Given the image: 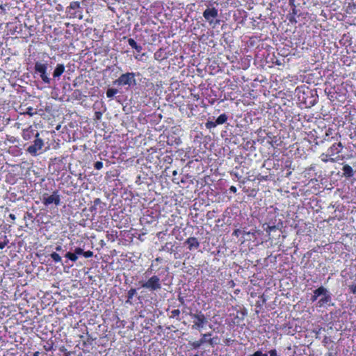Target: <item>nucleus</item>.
<instances>
[{
    "mask_svg": "<svg viewBox=\"0 0 356 356\" xmlns=\"http://www.w3.org/2000/svg\"><path fill=\"white\" fill-rule=\"evenodd\" d=\"M141 286L151 291L160 289L161 288L160 279L157 276H152L147 282H143Z\"/></svg>",
    "mask_w": 356,
    "mask_h": 356,
    "instance_id": "nucleus-1",
    "label": "nucleus"
},
{
    "mask_svg": "<svg viewBox=\"0 0 356 356\" xmlns=\"http://www.w3.org/2000/svg\"><path fill=\"white\" fill-rule=\"evenodd\" d=\"M190 316L194 319L193 328H202L207 323V318L201 312L195 314L191 313Z\"/></svg>",
    "mask_w": 356,
    "mask_h": 356,
    "instance_id": "nucleus-2",
    "label": "nucleus"
},
{
    "mask_svg": "<svg viewBox=\"0 0 356 356\" xmlns=\"http://www.w3.org/2000/svg\"><path fill=\"white\" fill-rule=\"evenodd\" d=\"M135 74L132 72H127L122 74L115 81V83L119 85H128L130 86L132 83H135Z\"/></svg>",
    "mask_w": 356,
    "mask_h": 356,
    "instance_id": "nucleus-3",
    "label": "nucleus"
},
{
    "mask_svg": "<svg viewBox=\"0 0 356 356\" xmlns=\"http://www.w3.org/2000/svg\"><path fill=\"white\" fill-rule=\"evenodd\" d=\"M39 133L35 134V139L33 145L29 146L27 151L32 155H36L38 150L41 149L44 145L43 140L38 138Z\"/></svg>",
    "mask_w": 356,
    "mask_h": 356,
    "instance_id": "nucleus-4",
    "label": "nucleus"
},
{
    "mask_svg": "<svg viewBox=\"0 0 356 356\" xmlns=\"http://www.w3.org/2000/svg\"><path fill=\"white\" fill-rule=\"evenodd\" d=\"M204 17L209 22L218 16V10L215 8H207L203 13Z\"/></svg>",
    "mask_w": 356,
    "mask_h": 356,
    "instance_id": "nucleus-5",
    "label": "nucleus"
},
{
    "mask_svg": "<svg viewBox=\"0 0 356 356\" xmlns=\"http://www.w3.org/2000/svg\"><path fill=\"white\" fill-rule=\"evenodd\" d=\"M43 202L45 205H48L54 203L56 205H58L60 203V197L57 193L54 192L50 196L44 197Z\"/></svg>",
    "mask_w": 356,
    "mask_h": 356,
    "instance_id": "nucleus-6",
    "label": "nucleus"
},
{
    "mask_svg": "<svg viewBox=\"0 0 356 356\" xmlns=\"http://www.w3.org/2000/svg\"><path fill=\"white\" fill-rule=\"evenodd\" d=\"M186 243L188 245V248L190 250L192 248H197L200 245L199 242L197 241V238L195 237H190L186 241Z\"/></svg>",
    "mask_w": 356,
    "mask_h": 356,
    "instance_id": "nucleus-7",
    "label": "nucleus"
},
{
    "mask_svg": "<svg viewBox=\"0 0 356 356\" xmlns=\"http://www.w3.org/2000/svg\"><path fill=\"white\" fill-rule=\"evenodd\" d=\"M65 71V66L63 64H58L54 70L53 76L54 78L59 77Z\"/></svg>",
    "mask_w": 356,
    "mask_h": 356,
    "instance_id": "nucleus-8",
    "label": "nucleus"
},
{
    "mask_svg": "<svg viewBox=\"0 0 356 356\" xmlns=\"http://www.w3.org/2000/svg\"><path fill=\"white\" fill-rule=\"evenodd\" d=\"M47 68V67L45 64H42L39 62H37L35 65V71L40 74H44V72H46Z\"/></svg>",
    "mask_w": 356,
    "mask_h": 356,
    "instance_id": "nucleus-9",
    "label": "nucleus"
},
{
    "mask_svg": "<svg viewBox=\"0 0 356 356\" xmlns=\"http://www.w3.org/2000/svg\"><path fill=\"white\" fill-rule=\"evenodd\" d=\"M209 336H211L210 333L202 334V338L200 341L194 342L193 346L195 348H197V347L200 346L202 344L208 341L207 337H209Z\"/></svg>",
    "mask_w": 356,
    "mask_h": 356,
    "instance_id": "nucleus-10",
    "label": "nucleus"
},
{
    "mask_svg": "<svg viewBox=\"0 0 356 356\" xmlns=\"http://www.w3.org/2000/svg\"><path fill=\"white\" fill-rule=\"evenodd\" d=\"M129 44L134 49L136 50L137 52H140L142 51V47L138 45L136 41L133 38H129L128 40Z\"/></svg>",
    "mask_w": 356,
    "mask_h": 356,
    "instance_id": "nucleus-11",
    "label": "nucleus"
},
{
    "mask_svg": "<svg viewBox=\"0 0 356 356\" xmlns=\"http://www.w3.org/2000/svg\"><path fill=\"white\" fill-rule=\"evenodd\" d=\"M343 175L346 177H352L353 175V171L352 168L349 165H345L343 167Z\"/></svg>",
    "mask_w": 356,
    "mask_h": 356,
    "instance_id": "nucleus-12",
    "label": "nucleus"
},
{
    "mask_svg": "<svg viewBox=\"0 0 356 356\" xmlns=\"http://www.w3.org/2000/svg\"><path fill=\"white\" fill-rule=\"evenodd\" d=\"M342 147V145L341 143H335L334 145H332V146L330 147V152L332 153V154H339V152H341V148Z\"/></svg>",
    "mask_w": 356,
    "mask_h": 356,
    "instance_id": "nucleus-13",
    "label": "nucleus"
},
{
    "mask_svg": "<svg viewBox=\"0 0 356 356\" xmlns=\"http://www.w3.org/2000/svg\"><path fill=\"white\" fill-rule=\"evenodd\" d=\"M326 293V289H325L323 286L318 288L314 291V293H315L318 296L325 295Z\"/></svg>",
    "mask_w": 356,
    "mask_h": 356,
    "instance_id": "nucleus-14",
    "label": "nucleus"
},
{
    "mask_svg": "<svg viewBox=\"0 0 356 356\" xmlns=\"http://www.w3.org/2000/svg\"><path fill=\"white\" fill-rule=\"evenodd\" d=\"M227 119V118L226 115L222 114L217 118V120L216 121L217 124H222L226 122Z\"/></svg>",
    "mask_w": 356,
    "mask_h": 356,
    "instance_id": "nucleus-15",
    "label": "nucleus"
},
{
    "mask_svg": "<svg viewBox=\"0 0 356 356\" xmlns=\"http://www.w3.org/2000/svg\"><path fill=\"white\" fill-rule=\"evenodd\" d=\"M32 134V131L30 130L29 129H25L23 131V138L25 140H29L31 137Z\"/></svg>",
    "mask_w": 356,
    "mask_h": 356,
    "instance_id": "nucleus-16",
    "label": "nucleus"
},
{
    "mask_svg": "<svg viewBox=\"0 0 356 356\" xmlns=\"http://www.w3.org/2000/svg\"><path fill=\"white\" fill-rule=\"evenodd\" d=\"M118 90L114 88H109L106 92V95L108 97H113L115 94L118 93Z\"/></svg>",
    "mask_w": 356,
    "mask_h": 356,
    "instance_id": "nucleus-17",
    "label": "nucleus"
},
{
    "mask_svg": "<svg viewBox=\"0 0 356 356\" xmlns=\"http://www.w3.org/2000/svg\"><path fill=\"white\" fill-rule=\"evenodd\" d=\"M65 257L72 261H76L78 258L75 253H72V252H67L65 254Z\"/></svg>",
    "mask_w": 356,
    "mask_h": 356,
    "instance_id": "nucleus-18",
    "label": "nucleus"
},
{
    "mask_svg": "<svg viewBox=\"0 0 356 356\" xmlns=\"http://www.w3.org/2000/svg\"><path fill=\"white\" fill-rule=\"evenodd\" d=\"M50 256L54 261H56V262L61 261L60 256L58 254H57L56 252L51 253Z\"/></svg>",
    "mask_w": 356,
    "mask_h": 356,
    "instance_id": "nucleus-19",
    "label": "nucleus"
},
{
    "mask_svg": "<svg viewBox=\"0 0 356 356\" xmlns=\"http://www.w3.org/2000/svg\"><path fill=\"white\" fill-rule=\"evenodd\" d=\"M330 300V297L327 295V293H325V295H323V297L319 300V303L321 305H323L324 303H327V302H329Z\"/></svg>",
    "mask_w": 356,
    "mask_h": 356,
    "instance_id": "nucleus-20",
    "label": "nucleus"
},
{
    "mask_svg": "<svg viewBox=\"0 0 356 356\" xmlns=\"http://www.w3.org/2000/svg\"><path fill=\"white\" fill-rule=\"evenodd\" d=\"M40 77L44 83H50V79L47 76L46 72H44V74H40Z\"/></svg>",
    "mask_w": 356,
    "mask_h": 356,
    "instance_id": "nucleus-21",
    "label": "nucleus"
},
{
    "mask_svg": "<svg viewBox=\"0 0 356 356\" xmlns=\"http://www.w3.org/2000/svg\"><path fill=\"white\" fill-rule=\"evenodd\" d=\"M8 241L4 237L3 238H0V249H3L8 243Z\"/></svg>",
    "mask_w": 356,
    "mask_h": 356,
    "instance_id": "nucleus-22",
    "label": "nucleus"
},
{
    "mask_svg": "<svg viewBox=\"0 0 356 356\" xmlns=\"http://www.w3.org/2000/svg\"><path fill=\"white\" fill-rule=\"evenodd\" d=\"M136 290L135 289H131L129 291H128V298L129 299H131L133 298V296L136 294Z\"/></svg>",
    "mask_w": 356,
    "mask_h": 356,
    "instance_id": "nucleus-23",
    "label": "nucleus"
},
{
    "mask_svg": "<svg viewBox=\"0 0 356 356\" xmlns=\"http://www.w3.org/2000/svg\"><path fill=\"white\" fill-rule=\"evenodd\" d=\"M180 311L179 309H174L171 312V318L179 316Z\"/></svg>",
    "mask_w": 356,
    "mask_h": 356,
    "instance_id": "nucleus-24",
    "label": "nucleus"
},
{
    "mask_svg": "<svg viewBox=\"0 0 356 356\" xmlns=\"http://www.w3.org/2000/svg\"><path fill=\"white\" fill-rule=\"evenodd\" d=\"M217 123H216V121L214 122H207L206 124V126L207 128L209 129H211V128H213L216 126Z\"/></svg>",
    "mask_w": 356,
    "mask_h": 356,
    "instance_id": "nucleus-25",
    "label": "nucleus"
},
{
    "mask_svg": "<svg viewBox=\"0 0 356 356\" xmlns=\"http://www.w3.org/2000/svg\"><path fill=\"white\" fill-rule=\"evenodd\" d=\"M74 253L76 254V256L81 254L83 255V250L81 249V248H76L74 250Z\"/></svg>",
    "mask_w": 356,
    "mask_h": 356,
    "instance_id": "nucleus-26",
    "label": "nucleus"
},
{
    "mask_svg": "<svg viewBox=\"0 0 356 356\" xmlns=\"http://www.w3.org/2000/svg\"><path fill=\"white\" fill-rule=\"evenodd\" d=\"M103 167V163L101 161H97L95 163V168L97 170H100L102 169Z\"/></svg>",
    "mask_w": 356,
    "mask_h": 356,
    "instance_id": "nucleus-27",
    "label": "nucleus"
},
{
    "mask_svg": "<svg viewBox=\"0 0 356 356\" xmlns=\"http://www.w3.org/2000/svg\"><path fill=\"white\" fill-rule=\"evenodd\" d=\"M92 255H93V252L92 251H90V250L89 251H86V252L83 251V256L86 258L91 257Z\"/></svg>",
    "mask_w": 356,
    "mask_h": 356,
    "instance_id": "nucleus-28",
    "label": "nucleus"
},
{
    "mask_svg": "<svg viewBox=\"0 0 356 356\" xmlns=\"http://www.w3.org/2000/svg\"><path fill=\"white\" fill-rule=\"evenodd\" d=\"M268 354L270 356H279L277 355V350L275 349H272L268 351Z\"/></svg>",
    "mask_w": 356,
    "mask_h": 356,
    "instance_id": "nucleus-29",
    "label": "nucleus"
},
{
    "mask_svg": "<svg viewBox=\"0 0 356 356\" xmlns=\"http://www.w3.org/2000/svg\"><path fill=\"white\" fill-rule=\"evenodd\" d=\"M218 339V338H213V339H209L208 340V342L209 343V344L211 346H213L214 344H216L217 343V341L216 340Z\"/></svg>",
    "mask_w": 356,
    "mask_h": 356,
    "instance_id": "nucleus-30",
    "label": "nucleus"
},
{
    "mask_svg": "<svg viewBox=\"0 0 356 356\" xmlns=\"http://www.w3.org/2000/svg\"><path fill=\"white\" fill-rule=\"evenodd\" d=\"M349 289L353 293H356V284L349 286Z\"/></svg>",
    "mask_w": 356,
    "mask_h": 356,
    "instance_id": "nucleus-31",
    "label": "nucleus"
},
{
    "mask_svg": "<svg viewBox=\"0 0 356 356\" xmlns=\"http://www.w3.org/2000/svg\"><path fill=\"white\" fill-rule=\"evenodd\" d=\"M79 6V3L78 2H73L70 4V7L72 9H75Z\"/></svg>",
    "mask_w": 356,
    "mask_h": 356,
    "instance_id": "nucleus-32",
    "label": "nucleus"
},
{
    "mask_svg": "<svg viewBox=\"0 0 356 356\" xmlns=\"http://www.w3.org/2000/svg\"><path fill=\"white\" fill-rule=\"evenodd\" d=\"M33 108L31 107H29L27 108V111L26 112V114L29 115L30 116H32L33 115V113L32 112Z\"/></svg>",
    "mask_w": 356,
    "mask_h": 356,
    "instance_id": "nucleus-33",
    "label": "nucleus"
},
{
    "mask_svg": "<svg viewBox=\"0 0 356 356\" xmlns=\"http://www.w3.org/2000/svg\"><path fill=\"white\" fill-rule=\"evenodd\" d=\"M257 354H258V356H267L268 355L266 353H263L260 350H257Z\"/></svg>",
    "mask_w": 356,
    "mask_h": 356,
    "instance_id": "nucleus-34",
    "label": "nucleus"
},
{
    "mask_svg": "<svg viewBox=\"0 0 356 356\" xmlns=\"http://www.w3.org/2000/svg\"><path fill=\"white\" fill-rule=\"evenodd\" d=\"M230 191L233 192V193H236V188L234 186H232L229 188Z\"/></svg>",
    "mask_w": 356,
    "mask_h": 356,
    "instance_id": "nucleus-35",
    "label": "nucleus"
},
{
    "mask_svg": "<svg viewBox=\"0 0 356 356\" xmlns=\"http://www.w3.org/2000/svg\"><path fill=\"white\" fill-rule=\"evenodd\" d=\"M318 296L314 293V296L312 298V301H315Z\"/></svg>",
    "mask_w": 356,
    "mask_h": 356,
    "instance_id": "nucleus-36",
    "label": "nucleus"
},
{
    "mask_svg": "<svg viewBox=\"0 0 356 356\" xmlns=\"http://www.w3.org/2000/svg\"><path fill=\"white\" fill-rule=\"evenodd\" d=\"M56 251H61L62 250V247L60 245H58L56 247Z\"/></svg>",
    "mask_w": 356,
    "mask_h": 356,
    "instance_id": "nucleus-37",
    "label": "nucleus"
},
{
    "mask_svg": "<svg viewBox=\"0 0 356 356\" xmlns=\"http://www.w3.org/2000/svg\"><path fill=\"white\" fill-rule=\"evenodd\" d=\"M248 356H258V354H257V351H256L255 353H254L252 355H250Z\"/></svg>",
    "mask_w": 356,
    "mask_h": 356,
    "instance_id": "nucleus-38",
    "label": "nucleus"
},
{
    "mask_svg": "<svg viewBox=\"0 0 356 356\" xmlns=\"http://www.w3.org/2000/svg\"><path fill=\"white\" fill-rule=\"evenodd\" d=\"M268 229H269V230H273V229H275V226H273V227H268Z\"/></svg>",
    "mask_w": 356,
    "mask_h": 356,
    "instance_id": "nucleus-39",
    "label": "nucleus"
},
{
    "mask_svg": "<svg viewBox=\"0 0 356 356\" xmlns=\"http://www.w3.org/2000/svg\"><path fill=\"white\" fill-rule=\"evenodd\" d=\"M10 217L12 218V219H15V215L14 214H10Z\"/></svg>",
    "mask_w": 356,
    "mask_h": 356,
    "instance_id": "nucleus-40",
    "label": "nucleus"
},
{
    "mask_svg": "<svg viewBox=\"0 0 356 356\" xmlns=\"http://www.w3.org/2000/svg\"><path fill=\"white\" fill-rule=\"evenodd\" d=\"M177 174V172L176 170H174L173 172H172V175H176Z\"/></svg>",
    "mask_w": 356,
    "mask_h": 356,
    "instance_id": "nucleus-41",
    "label": "nucleus"
},
{
    "mask_svg": "<svg viewBox=\"0 0 356 356\" xmlns=\"http://www.w3.org/2000/svg\"><path fill=\"white\" fill-rule=\"evenodd\" d=\"M290 1H291V2H290V3H291V4H292V3H293V0H290Z\"/></svg>",
    "mask_w": 356,
    "mask_h": 356,
    "instance_id": "nucleus-42",
    "label": "nucleus"
},
{
    "mask_svg": "<svg viewBox=\"0 0 356 356\" xmlns=\"http://www.w3.org/2000/svg\"><path fill=\"white\" fill-rule=\"evenodd\" d=\"M99 199H97V200H96V203H98V202H99Z\"/></svg>",
    "mask_w": 356,
    "mask_h": 356,
    "instance_id": "nucleus-43",
    "label": "nucleus"
},
{
    "mask_svg": "<svg viewBox=\"0 0 356 356\" xmlns=\"http://www.w3.org/2000/svg\"><path fill=\"white\" fill-rule=\"evenodd\" d=\"M99 199H97V200H96V203H98V202H99Z\"/></svg>",
    "mask_w": 356,
    "mask_h": 356,
    "instance_id": "nucleus-44",
    "label": "nucleus"
}]
</instances>
